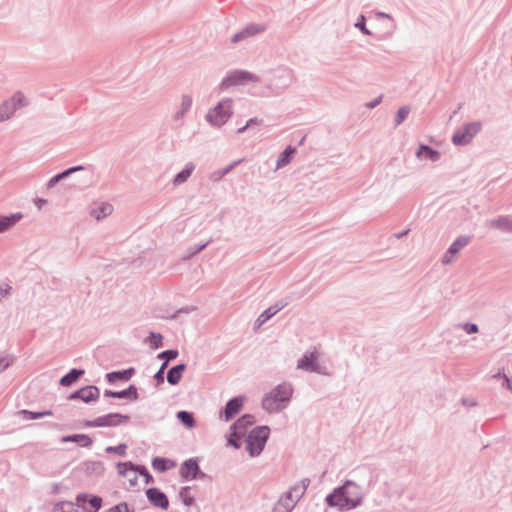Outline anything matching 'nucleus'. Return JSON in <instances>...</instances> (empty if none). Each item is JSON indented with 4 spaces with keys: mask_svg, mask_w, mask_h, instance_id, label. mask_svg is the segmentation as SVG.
<instances>
[{
    "mask_svg": "<svg viewBox=\"0 0 512 512\" xmlns=\"http://www.w3.org/2000/svg\"><path fill=\"white\" fill-rule=\"evenodd\" d=\"M360 500V489L351 481H347L342 487L338 488L327 497V502L330 506L347 510L356 507L360 503Z\"/></svg>",
    "mask_w": 512,
    "mask_h": 512,
    "instance_id": "nucleus-1",
    "label": "nucleus"
},
{
    "mask_svg": "<svg viewBox=\"0 0 512 512\" xmlns=\"http://www.w3.org/2000/svg\"><path fill=\"white\" fill-rule=\"evenodd\" d=\"M291 395L290 385H279L263 399V407L269 412L278 411L283 407V403L289 401Z\"/></svg>",
    "mask_w": 512,
    "mask_h": 512,
    "instance_id": "nucleus-2",
    "label": "nucleus"
},
{
    "mask_svg": "<svg viewBox=\"0 0 512 512\" xmlns=\"http://www.w3.org/2000/svg\"><path fill=\"white\" fill-rule=\"evenodd\" d=\"M269 436L267 427H258L251 431L247 440V449L251 456H257L263 450Z\"/></svg>",
    "mask_w": 512,
    "mask_h": 512,
    "instance_id": "nucleus-3",
    "label": "nucleus"
},
{
    "mask_svg": "<svg viewBox=\"0 0 512 512\" xmlns=\"http://www.w3.org/2000/svg\"><path fill=\"white\" fill-rule=\"evenodd\" d=\"M118 473L123 477V484L127 488H135L139 486L141 468L134 466L130 462L120 463L117 466Z\"/></svg>",
    "mask_w": 512,
    "mask_h": 512,
    "instance_id": "nucleus-4",
    "label": "nucleus"
},
{
    "mask_svg": "<svg viewBox=\"0 0 512 512\" xmlns=\"http://www.w3.org/2000/svg\"><path fill=\"white\" fill-rule=\"evenodd\" d=\"M232 103L230 100L221 101L208 115L207 119L213 125H223L231 116Z\"/></svg>",
    "mask_w": 512,
    "mask_h": 512,
    "instance_id": "nucleus-5",
    "label": "nucleus"
},
{
    "mask_svg": "<svg viewBox=\"0 0 512 512\" xmlns=\"http://www.w3.org/2000/svg\"><path fill=\"white\" fill-rule=\"evenodd\" d=\"M129 420V416L122 415L119 413H111L108 415H104L96 418L92 422H89L87 425L91 427H112L121 425Z\"/></svg>",
    "mask_w": 512,
    "mask_h": 512,
    "instance_id": "nucleus-6",
    "label": "nucleus"
},
{
    "mask_svg": "<svg viewBox=\"0 0 512 512\" xmlns=\"http://www.w3.org/2000/svg\"><path fill=\"white\" fill-rule=\"evenodd\" d=\"M76 503L87 512H97L102 507V499L90 494H79L76 497Z\"/></svg>",
    "mask_w": 512,
    "mask_h": 512,
    "instance_id": "nucleus-7",
    "label": "nucleus"
},
{
    "mask_svg": "<svg viewBox=\"0 0 512 512\" xmlns=\"http://www.w3.org/2000/svg\"><path fill=\"white\" fill-rule=\"evenodd\" d=\"M480 130V125L477 123L468 124L464 127V132H457L453 136V143L456 145L467 144L475 134Z\"/></svg>",
    "mask_w": 512,
    "mask_h": 512,
    "instance_id": "nucleus-8",
    "label": "nucleus"
},
{
    "mask_svg": "<svg viewBox=\"0 0 512 512\" xmlns=\"http://www.w3.org/2000/svg\"><path fill=\"white\" fill-rule=\"evenodd\" d=\"M244 403L243 397H235L231 399L223 412V415H221V418L223 417L225 421H229L234 416H236L242 409Z\"/></svg>",
    "mask_w": 512,
    "mask_h": 512,
    "instance_id": "nucleus-9",
    "label": "nucleus"
},
{
    "mask_svg": "<svg viewBox=\"0 0 512 512\" xmlns=\"http://www.w3.org/2000/svg\"><path fill=\"white\" fill-rule=\"evenodd\" d=\"M148 500L157 507L167 509L169 506V500L167 496L157 488H150L146 491Z\"/></svg>",
    "mask_w": 512,
    "mask_h": 512,
    "instance_id": "nucleus-10",
    "label": "nucleus"
},
{
    "mask_svg": "<svg viewBox=\"0 0 512 512\" xmlns=\"http://www.w3.org/2000/svg\"><path fill=\"white\" fill-rule=\"evenodd\" d=\"M99 391L94 386L84 387L71 395V399L79 398L84 402H90L98 398Z\"/></svg>",
    "mask_w": 512,
    "mask_h": 512,
    "instance_id": "nucleus-11",
    "label": "nucleus"
},
{
    "mask_svg": "<svg viewBox=\"0 0 512 512\" xmlns=\"http://www.w3.org/2000/svg\"><path fill=\"white\" fill-rule=\"evenodd\" d=\"M317 355L315 352L305 354L298 362L297 368L306 371L317 370Z\"/></svg>",
    "mask_w": 512,
    "mask_h": 512,
    "instance_id": "nucleus-12",
    "label": "nucleus"
},
{
    "mask_svg": "<svg viewBox=\"0 0 512 512\" xmlns=\"http://www.w3.org/2000/svg\"><path fill=\"white\" fill-rule=\"evenodd\" d=\"M199 467L196 461L190 459L184 462L180 468V474L185 479H193L198 473Z\"/></svg>",
    "mask_w": 512,
    "mask_h": 512,
    "instance_id": "nucleus-13",
    "label": "nucleus"
},
{
    "mask_svg": "<svg viewBox=\"0 0 512 512\" xmlns=\"http://www.w3.org/2000/svg\"><path fill=\"white\" fill-rule=\"evenodd\" d=\"M104 395L106 397H113V398H129L131 400H136L138 398L137 389L134 386H130L128 389L119 391V392H113L110 390H106Z\"/></svg>",
    "mask_w": 512,
    "mask_h": 512,
    "instance_id": "nucleus-14",
    "label": "nucleus"
},
{
    "mask_svg": "<svg viewBox=\"0 0 512 512\" xmlns=\"http://www.w3.org/2000/svg\"><path fill=\"white\" fill-rule=\"evenodd\" d=\"M469 243L468 237H461L458 238L449 248L448 253L444 257V262L449 263L452 260V257H449V255H455L457 254L464 246H466Z\"/></svg>",
    "mask_w": 512,
    "mask_h": 512,
    "instance_id": "nucleus-15",
    "label": "nucleus"
},
{
    "mask_svg": "<svg viewBox=\"0 0 512 512\" xmlns=\"http://www.w3.org/2000/svg\"><path fill=\"white\" fill-rule=\"evenodd\" d=\"M254 423V418L251 415H244L240 419L237 420V422L231 427L232 430H234V434H237V431H239L240 434H244L246 427L250 426Z\"/></svg>",
    "mask_w": 512,
    "mask_h": 512,
    "instance_id": "nucleus-16",
    "label": "nucleus"
},
{
    "mask_svg": "<svg viewBox=\"0 0 512 512\" xmlns=\"http://www.w3.org/2000/svg\"><path fill=\"white\" fill-rule=\"evenodd\" d=\"M184 369H185L184 364H180V365H177V366L171 368L167 375L168 382L172 385L178 384L182 378V373H183Z\"/></svg>",
    "mask_w": 512,
    "mask_h": 512,
    "instance_id": "nucleus-17",
    "label": "nucleus"
},
{
    "mask_svg": "<svg viewBox=\"0 0 512 512\" xmlns=\"http://www.w3.org/2000/svg\"><path fill=\"white\" fill-rule=\"evenodd\" d=\"M63 442L72 441L79 444L82 447H87L92 443L91 438L86 434H76L72 436H65L62 438Z\"/></svg>",
    "mask_w": 512,
    "mask_h": 512,
    "instance_id": "nucleus-18",
    "label": "nucleus"
},
{
    "mask_svg": "<svg viewBox=\"0 0 512 512\" xmlns=\"http://www.w3.org/2000/svg\"><path fill=\"white\" fill-rule=\"evenodd\" d=\"M417 156L423 159H431L432 161H437L440 158L439 152L428 146H421L417 152Z\"/></svg>",
    "mask_w": 512,
    "mask_h": 512,
    "instance_id": "nucleus-19",
    "label": "nucleus"
},
{
    "mask_svg": "<svg viewBox=\"0 0 512 512\" xmlns=\"http://www.w3.org/2000/svg\"><path fill=\"white\" fill-rule=\"evenodd\" d=\"M193 170H194V165L192 163H188L184 167V169L175 176L174 184L179 185V184L184 183L190 177Z\"/></svg>",
    "mask_w": 512,
    "mask_h": 512,
    "instance_id": "nucleus-20",
    "label": "nucleus"
},
{
    "mask_svg": "<svg viewBox=\"0 0 512 512\" xmlns=\"http://www.w3.org/2000/svg\"><path fill=\"white\" fill-rule=\"evenodd\" d=\"M16 111L9 100L0 105V122L10 119Z\"/></svg>",
    "mask_w": 512,
    "mask_h": 512,
    "instance_id": "nucleus-21",
    "label": "nucleus"
},
{
    "mask_svg": "<svg viewBox=\"0 0 512 512\" xmlns=\"http://www.w3.org/2000/svg\"><path fill=\"white\" fill-rule=\"evenodd\" d=\"M308 485H309L308 479L302 480L300 483H298L297 485H295L294 487H292L290 489V491L288 493L289 498H292V497L298 498V497L302 496L304 494V492L306 491Z\"/></svg>",
    "mask_w": 512,
    "mask_h": 512,
    "instance_id": "nucleus-22",
    "label": "nucleus"
},
{
    "mask_svg": "<svg viewBox=\"0 0 512 512\" xmlns=\"http://www.w3.org/2000/svg\"><path fill=\"white\" fill-rule=\"evenodd\" d=\"M9 102L12 104L14 110H18L22 107L27 106L28 101L25 95L21 92H16L10 99Z\"/></svg>",
    "mask_w": 512,
    "mask_h": 512,
    "instance_id": "nucleus-23",
    "label": "nucleus"
},
{
    "mask_svg": "<svg viewBox=\"0 0 512 512\" xmlns=\"http://www.w3.org/2000/svg\"><path fill=\"white\" fill-rule=\"evenodd\" d=\"M83 373H84L83 370L73 369L70 371V373H68L67 375H65L64 377L61 378L60 383L63 386H69V385L73 384L75 381H77V379L81 375H83Z\"/></svg>",
    "mask_w": 512,
    "mask_h": 512,
    "instance_id": "nucleus-24",
    "label": "nucleus"
},
{
    "mask_svg": "<svg viewBox=\"0 0 512 512\" xmlns=\"http://www.w3.org/2000/svg\"><path fill=\"white\" fill-rule=\"evenodd\" d=\"M180 498L186 506L194 503L195 491L192 487H184L180 491Z\"/></svg>",
    "mask_w": 512,
    "mask_h": 512,
    "instance_id": "nucleus-25",
    "label": "nucleus"
},
{
    "mask_svg": "<svg viewBox=\"0 0 512 512\" xmlns=\"http://www.w3.org/2000/svg\"><path fill=\"white\" fill-rule=\"evenodd\" d=\"M132 372V369L119 372H111L107 374V380L111 383L115 382L116 380H129L132 376Z\"/></svg>",
    "mask_w": 512,
    "mask_h": 512,
    "instance_id": "nucleus-26",
    "label": "nucleus"
},
{
    "mask_svg": "<svg viewBox=\"0 0 512 512\" xmlns=\"http://www.w3.org/2000/svg\"><path fill=\"white\" fill-rule=\"evenodd\" d=\"M20 214L11 215L8 217H0V232L8 229L21 219Z\"/></svg>",
    "mask_w": 512,
    "mask_h": 512,
    "instance_id": "nucleus-27",
    "label": "nucleus"
},
{
    "mask_svg": "<svg viewBox=\"0 0 512 512\" xmlns=\"http://www.w3.org/2000/svg\"><path fill=\"white\" fill-rule=\"evenodd\" d=\"M294 153H295L294 148H292L290 146L287 147L277 161V168L287 165L290 162V159L294 155Z\"/></svg>",
    "mask_w": 512,
    "mask_h": 512,
    "instance_id": "nucleus-28",
    "label": "nucleus"
},
{
    "mask_svg": "<svg viewBox=\"0 0 512 512\" xmlns=\"http://www.w3.org/2000/svg\"><path fill=\"white\" fill-rule=\"evenodd\" d=\"M281 308L280 307H270L265 310L257 319L256 323L258 327L263 325L268 319H270L274 314H276Z\"/></svg>",
    "mask_w": 512,
    "mask_h": 512,
    "instance_id": "nucleus-29",
    "label": "nucleus"
},
{
    "mask_svg": "<svg viewBox=\"0 0 512 512\" xmlns=\"http://www.w3.org/2000/svg\"><path fill=\"white\" fill-rule=\"evenodd\" d=\"M53 512H80L71 502H61L54 506Z\"/></svg>",
    "mask_w": 512,
    "mask_h": 512,
    "instance_id": "nucleus-30",
    "label": "nucleus"
},
{
    "mask_svg": "<svg viewBox=\"0 0 512 512\" xmlns=\"http://www.w3.org/2000/svg\"><path fill=\"white\" fill-rule=\"evenodd\" d=\"M177 418L187 427L192 428L194 426L193 415L186 411H180L177 413Z\"/></svg>",
    "mask_w": 512,
    "mask_h": 512,
    "instance_id": "nucleus-31",
    "label": "nucleus"
},
{
    "mask_svg": "<svg viewBox=\"0 0 512 512\" xmlns=\"http://www.w3.org/2000/svg\"><path fill=\"white\" fill-rule=\"evenodd\" d=\"M258 32L257 29H255L254 27H248L246 28L245 30L235 34L232 38V42L233 43H237L239 42L240 40L248 37V36H251V35H254Z\"/></svg>",
    "mask_w": 512,
    "mask_h": 512,
    "instance_id": "nucleus-32",
    "label": "nucleus"
},
{
    "mask_svg": "<svg viewBox=\"0 0 512 512\" xmlns=\"http://www.w3.org/2000/svg\"><path fill=\"white\" fill-rule=\"evenodd\" d=\"M99 211L94 210L93 215L97 220H99L101 217H105L106 215L111 214L112 212V206L110 204L101 203L99 205Z\"/></svg>",
    "mask_w": 512,
    "mask_h": 512,
    "instance_id": "nucleus-33",
    "label": "nucleus"
},
{
    "mask_svg": "<svg viewBox=\"0 0 512 512\" xmlns=\"http://www.w3.org/2000/svg\"><path fill=\"white\" fill-rule=\"evenodd\" d=\"M83 167L82 166H77V167H73V168H70L58 175H56L55 177H53L50 181H49V186H53L54 184H56L59 180L63 179L64 177L70 175L71 173L75 172V171H79V170H82Z\"/></svg>",
    "mask_w": 512,
    "mask_h": 512,
    "instance_id": "nucleus-34",
    "label": "nucleus"
},
{
    "mask_svg": "<svg viewBox=\"0 0 512 512\" xmlns=\"http://www.w3.org/2000/svg\"><path fill=\"white\" fill-rule=\"evenodd\" d=\"M236 163H233L231 165H229L228 167H226L225 169L223 170H219V171H216L214 172L212 175H211V178L214 180V181H217V180H220L224 175H226L227 173H229L231 171V169L234 167Z\"/></svg>",
    "mask_w": 512,
    "mask_h": 512,
    "instance_id": "nucleus-35",
    "label": "nucleus"
},
{
    "mask_svg": "<svg viewBox=\"0 0 512 512\" xmlns=\"http://www.w3.org/2000/svg\"><path fill=\"white\" fill-rule=\"evenodd\" d=\"M152 465L158 471H165L167 469V461L163 458L154 459Z\"/></svg>",
    "mask_w": 512,
    "mask_h": 512,
    "instance_id": "nucleus-36",
    "label": "nucleus"
},
{
    "mask_svg": "<svg viewBox=\"0 0 512 512\" xmlns=\"http://www.w3.org/2000/svg\"><path fill=\"white\" fill-rule=\"evenodd\" d=\"M22 414L27 415L29 419H36L43 416H50L52 415L51 411L41 412V413H34L27 410L21 411Z\"/></svg>",
    "mask_w": 512,
    "mask_h": 512,
    "instance_id": "nucleus-37",
    "label": "nucleus"
},
{
    "mask_svg": "<svg viewBox=\"0 0 512 512\" xmlns=\"http://www.w3.org/2000/svg\"><path fill=\"white\" fill-rule=\"evenodd\" d=\"M177 355H178L177 351H175V350H167V351H164L161 354H159V357L166 359V362H167L169 360H172V359L176 358Z\"/></svg>",
    "mask_w": 512,
    "mask_h": 512,
    "instance_id": "nucleus-38",
    "label": "nucleus"
},
{
    "mask_svg": "<svg viewBox=\"0 0 512 512\" xmlns=\"http://www.w3.org/2000/svg\"><path fill=\"white\" fill-rule=\"evenodd\" d=\"M244 434H240L239 431H237V434H234V430H232L231 435L228 438V443L236 448L239 447V444L237 443V439H239Z\"/></svg>",
    "mask_w": 512,
    "mask_h": 512,
    "instance_id": "nucleus-39",
    "label": "nucleus"
},
{
    "mask_svg": "<svg viewBox=\"0 0 512 512\" xmlns=\"http://www.w3.org/2000/svg\"><path fill=\"white\" fill-rule=\"evenodd\" d=\"M408 113H409L408 108H406V107L400 108L397 113V119H396L397 124H400L407 117Z\"/></svg>",
    "mask_w": 512,
    "mask_h": 512,
    "instance_id": "nucleus-40",
    "label": "nucleus"
},
{
    "mask_svg": "<svg viewBox=\"0 0 512 512\" xmlns=\"http://www.w3.org/2000/svg\"><path fill=\"white\" fill-rule=\"evenodd\" d=\"M107 512H130V510L126 503H120V504L110 508Z\"/></svg>",
    "mask_w": 512,
    "mask_h": 512,
    "instance_id": "nucleus-41",
    "label": "nucleus"
},
{
    "mask_svg": "<svg viewBox=\"0 0 512 512\" xmlns=\"http://www.w3.org/2000/svg\"><path fill=\"white\" fill-rule=\"evenodd\" d=\"M141 475L140 482L148 484L153 480L152 476L147 472L145 468H141Z\"/></svg>",
    "mask_w": 512,
    "mask_h": 512,
    "instance_id": "nucleus-42",
    "label": "nucleus"
},
{
    "mask_svg": "<svg viewBox=\"0 0 512 512\" xmlns=\"http://www.w3.org/2000/svg\"><path fill=\"white\" fill-rule=\"evenodd\" d=\"M191 104H192V99L190 97H187V96L183 97L181 115H183V113L191 107Z\"/></svg>",
    "mask_w": 512,
    "mask_h": 512,
    "instance_id": "nucleus-43",
    "label": "nucleus"
},
{
    "mask_svg": "<svg viewBox=\"0 0 512 512\" xmlns=\"http://www.w3.org/2000/svg\"><path fill=\"white\" fill-rule=\"evenodd\" d=\"M463 329L468 333V334H472V333H477L478 332V327L477 325L475 324H464L463 325Z\"/></svg>",
    "mask_w": 512,
    "mask_h": 512,
    "instance_id": "nucleus-44",
    "label": "nucleus"
},
{
    "mask_svg": "<svg viewBox=\"0 0 512 512\" xmlns=\"http://www.w3.org/2000/svg\"><path fill=\"white\" fill-rule=\"evenodd\" d=\"M167 366V363L165 362L162 367L160 368V370L155 374V379L158 381V382H163L164 381V369L166 368Z\"/></svg>",
    "mask_w": 512,
    "mask_h": 512,
    "instance_id": "nucleus-45",
    "label": "nucleus"
},
{
    "mask_svg": "<svg viewBox=\"0 0 512 512\" xmlns=\"http://www.w3.org/2000/svg\"><path fill=\"white\" fill-rule=\"evenodd\" d=\"M258 123H260V121H259L258 119H250L244 127H242V128H240V129H238V133H242V132H244V131L246 130V128H247V127H249L250 125H252V124H258Z\"/></svg>",
    "mask_w": 512,
    "mask_h": 512,
    "instance_id": "nucleus-46",
    "label": "nucleus"
},
{
    "mask_svg": "<svg viewBox=\"0 0 512 512\" xmlns=\"http://www.w3.org/2000/svg\"><path fill=\"white\" fill-rule=\"evenodd\" d=\"M9 290L10 287L6 284L0 286V297H5L6 295H8Z\"/></svg>",
    "mask_w": 512,
    "mask_h": 512,
    "instance_id": "nucleus-47",
    "label": "nucleus"
},
{
    "mask_svg": "<svg viewBox=\"0 0 512 512\" xmlns=\"http://www.w3.org/2000/svg\"><path fill=\"white\" fill-rule=\"evenodd\" d=\"M235 77L237 78V81H243L246 78H251V75H248L244 72H238L235 74Z\"/></svg>",
    "mask_w": 512,
    "mask_h": 512,
    "instance_id": "nucleus-48",
    "label": "nucleus"
},
{
    "mask_svg": "<svg viewBox=\"0 0 512 512\" xmlns=\"http://www.w3.org/2000/svg\"><path fill=\"white\" fill-rule=\"evenodd\" d=\"M9 366V361L6 358H0V372L4 371Z\"/></svg>",
    "mask_w": 512,
    "mask_h": 512,
    "instance_id": "nucleus-49",
    "label": "nucleus"
},
{
    "mask_svg": "<svg viewBox=\"0 0 512 512\" xmlns=\"http://www.w3.org/2000/svg\"><path fill=\"white\" fill-rule=\"evenodd\" d=\"M152 338L154 340V344H155V347H159L162 343H161V340H162V337L161 335H155V334H152Z\"/></svg>",
    "mask_w": 512,
    "mask_h": 512,
    "instance_id": "nucleus-50",
    "label": "nucleus"
},
{
    "mask_svg": "<svg viewBox=\"0 0 512 512\" xmlns=\"http://www.w3.org/2000/svg\"><path fill=\"white\" fill-rule=\"evenodd\" d=\"M356 26L359 27L364 33L369 34V32L365 28L363 16H361V23H357Z\"/></svg>",
    "mask_w": 512,
    "mask_h": 512,
    "instance_id": "nucleus-51",
    "label": "nucleus"
},
{
    "mask_svg": "<svg viewBox=\"0 0 512 512\" xmlns=\"http://www.w3.org/2000/svg\"><path fill=\"white\" fill-rule=\"evenodd\" d=\"M282 508H285V507H284L283 503L280 501L274 507V512H285V510Z\"/></svg>",
    "mask_w": 512,
    "mask_h": 512,
    "instance_id": "nucleus-52",
    "label": "nucleus"
},
{
    "mask_svg": "<svg viewBox=\"0 0 512 512\" xmlns=\"http://www.w3.org/2000/svg\"><path fill=\"white\" fill-rule=\"evenodd\" d=\"M111 450H113V448L107 449V451H111ZM124 450H125V447H118V448L114 449V451H116L119 454H124Z\"/></svg>",
    "mask_w": 512,
    "mask_h": 512,
    "instance_id": "nucleus-53",
    "label": "nucleus"
},
{
    "mask_svg": "<svg viewBox=\"0 0 512 512\" xmlns=\"http://www.w3.org/2000/svg\"><path fill=\"white\" fill-rule=\"evenodd\" d=\"M45 202H46L45 200H43V199H39V200L37 201V205H38V207H39V208H41V206H42L43 204H45Z\"/></svg>",
    "mask_w": 512,
    "mask_h": 512,
    "instance_id": "nucleus-54",
    "label": "nucleus"
},
{
    "mask_svg": "<svg viewBox=\"0 0 512 512\" xmlns=\"http://www.w3.org/2000/svg\"><path fill=\"white\" fill-rule=\"evenodd\" d=\"M379 103V100H377L376 102L372 103V104H369L368 107L370 108H373L375 107V105H377Z\"/></svg>",
    "mask_w": 512,
    "mask_h": 512,
    "instance_id": "nucleus-55",
    "label": "nucleus"
},
{
    "mask_svg": "<svg viewBox=\"0 0 512 512\" xmlns=\"http://www.w3.org/2000/svg\"><path fill=\"white\" fill-rule=\"evenodd\" d=\"M506 381H507L508 387L512 390V386H511V384H510V380H509V379H506Z\"/></svg>",
    "mask_w": 512,
    "mask_h": 512,
    "instance_id": "nucleus-56",
    "label": "nucleus"
}]
</instances>
